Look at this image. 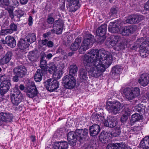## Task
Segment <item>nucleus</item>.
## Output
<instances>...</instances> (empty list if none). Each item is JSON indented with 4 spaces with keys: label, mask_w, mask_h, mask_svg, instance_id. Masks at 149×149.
Masks as SVG:
<instances>
[{
    "label": "nucleus",
    "mask_w": 149,
    "mask_h": 149,
    "mask_svg": "<svg viewBox=\"0 0 149 149\" xmlns=\"http://www.w3.org/2000/svg\"><path fill=\"white\" fill-rule=\"evenodd\" d=\"M113 60L111 54L104 49H92L84 56V62L89 75L97 78L102 75Z\"/></svg>",
    "instance_id": "f257e3e1"
},
{
    "label": "nucleus",
    "mask_w": 149,
    "mask_h": 149,
    "mask_svg": "<svg viewBox=\"0 0 149 149\" xmlns=\"http://www.w3.org/2000/svg\"><path fill=\"white\" fill-rule=\"evenodd\" d=\"M88 130L86 129L84 130L81 129H77L75 131L69 132L67 135V140L68 141L72 142V144H75L77 140L81 141L85 139L88 135Z\"/></svg>",
    "instance_id": "f03ea898"
},
{
    "label": "nucleus",
    "mask_w": 149,
    "mask_h": 149,
    "mask_svg": "<svg viewBox=\"0 0 149 149\" xmlns=\"http://www.w3.org/2000/svg\"><path fill=\"white\" fill-rule=\"evenodd\" d=\"M142 42L140 47V52L142 56L146 57L149 51V40H147L145 37L138 39L133 46V49H136L139 46V44Z\"/></svg>",
    "instance_id": "7ed1b4c3"
},
{
    "label": "nucleus",
    "mask_w": 149,
    "mask_h": 149,
    "mask_svg": "<svg viewBox=\"0 0 149 149\" xmlns=\"http://www.w3.org/2000/svg\"><path fill=\"white\" fill-rule=\"evenodd\" d=\"M123 93L126 99L131 101L139 96L140 91L138 87H131L125 88Z\"/></svg>",
    "instance_id": "20e7f679"
},
{
    "label": "nucleus",
    "mask_w": 149,
    "mask_h": 149,
    "mask_svg": "<svg viewBox=\"0 0 149 149\" xmlns=\"http://www.w3.org/2000/svg\"><path fill=\"white\" fill-rule=\"evenodd\" d=\"M93 38V36L90 34L86 35L79 49L80 54H84L86 50L92 47Z\"/></svg>",
    "instance_id": "39448f33"
},
{
    "label": "nucleus",
    "mask_w": 149,
    "mask_h": 149,
    "mask_svg": "<svg viewBox=\"0 0 149 149\" xmlns=\"http://www.w3.org/2000/svg\"><path fill=\"white\" fill-rule=\"evenodd\" d=\"M106 107L109 112L116 114L122 109V106L119 102L108 101L106 103Z\"/></svg>",
    "instance_id": "423d86ee"
},
{
    "label": "nucleus",
    "mask_w": 149,
    "mask_h": 149,
    "mask_svg": "<svg viewBox=\"0 0 149 149\" xmlns=\"http://www.w3.org/2000/svg\"><path fill=\"white\" fill-rule=\"evenodd\" d=\"M17 86H15L16 89H14V91L10 95L11 102L15 105H17L22 100L23 96L19 90L17 89Z\"/></svg>",
    "instance_id": "0eeeda50"
},
{
    "label": "nucleus",
    "mask_w": 149,
    "mask_h": 149,
    "mask_svg": "<svg viewBox=\"0 0 149 149\" xmlns=\"http://www.w3.org/2000/svg\"><path fill=\"white\" fill-rule=\"evenodd\" d=\"M107 27L106 24H102L97 29L96 37L98 39V42L102 43L104 41L105 39V35L106 33Z\"/></svg>",
    "instance_id": "6e6552de"
},
{
    "label": "nucleus",
    "mask_w": 149,
    "mask_h": 149,
    "mask_svg": "<svg viewBox=\"0 0 149 149\" xmlns=\"http://www.w3.org/2000/svg\"><path fill=\"white\" fill-rule=\"evenodd\" d=\"M45 85L47 90L52 92L59 87V83L56 79H49L45 81Z\"/></svg>",
    "instance_id": "1a4fd4ad"
},
{
    "label": "nucleus",
    "mask_w": 149,
    "mask_h": 149,
    "mask_svg": "<svg viewBox=\"0 0 149 149\" xmlns=\"http://www.w3.org/2000/svg\"><path fill=\"white\" fill-rule=\"evenodd\" d=\"M63 83L65 87L68 89L72 88L75 86L76 80L73 76L67 75L63 79Z\"/></svg>",
    "instance_id": "9d476101"
},
{
    "label": "nucleus",
    "mask_w": 149,
    "mask_h": 149,
    "mask_svg": "<svg viewBox=\"0 0 149 149\" xmlns=\"http://www.w3.org/2000/svg\"><path fill=\"white\" fill-rule=\"evenodd\" d=\"M63 22L61 19H58L54 22V28L51 30L52 33H56V34H61L63 30Z\"/></svg>",
    "instance_id": "9b49d317"
},
{
    "label": "nucleus",
    "mask_w": 149,
    "mask_h": 149,
    "mask_svg": "<svg viewBox=\"0 0 149 149\" xmlns=\"http://www.w3.org/2000/svg\"><path fill=\"white\" fill-rule=\"evenodd\" d=\"M67 4L70 11L75 12L80 7L79 0H67Z\"/></svg>",
    "instance_id": "f8f14e48"
},
{
    "label": "nucleus",
    "mask_w": 149,
    "mask_h": 149,
    "mask_svg": "<svg viewBox=\"0 0 149 149\" xmlns=\"http://www.w3.org/2000/svg\"><path fill=\"white\" fill-rule=\"evenodd\" d=\"M145 18L143 16L133 15L130 16L126 20V22L130 24L136 23L139 22Z\"/></svg>",
    "instance_id": "ddd939ff"
},
{
    "label": "nucleus",
    "mask_w": 149,
    "mask_h": 149,
    "mask_svg": "<svg viewBox=\"0 0 149 149\" xmlns=\"http://www.w3.org/2000/svg\"><path fill=\"white\" fill-rule=\"evenodd\" d=\"M135 30L134 27L129 26L121 28L119 30V33L123 36H128Z\"/></svg>",
    "instance_id": "4468645a"
},
{
    "label": "nucleus",
    "mask_w": 149,
    "mask_h": 149,
    "mask_svg": "<svg viewBox=\"0 0 149 149\" xmlns=\"http://www.w3.org/2000/svg\"><path fill=\"white\" fill-rule=\"evenodd\" d=\"M14 72L18 77H22L26 74L27 70L25 67L21 65L15 68Z\"/></svg>",
    "instance_id": "2eb2a0df"
},
{
    "label": "nucleus",
    "mask_w": 149,
    "mask_h": 149,
    "mask_svg": "<svg viewBox=\"0 0 149 149\" xmlns=\"http://www.w3.org/2000/svg\"><path fill=\"white\" fill-rule=\"evenodd\" d=\"M11 86V84L10 82H1L0 85V93L3 96L9 90Z\"/></svg>",
    "instance_id": "dca6fc26"
},
{
    "label": "nucleus",
    "mask_w": 149,
    "mask_h": 149,
    "mask_svg": "<svg viewBox=\"0 0 149 149\" xmlns=\"http://www.w3.org/2000/svg\"><path fill=\"white\" fill-rule=\"evenodd\" d=\"M120 39V37L118 36H112L108 38L106 45L110 47L114 46Z\"/></svg>",
    "instance_id": "f3484780"
},
{
    "label": "nucleus",
    "mask_w": 149,
    "mask_h": 149,
    "mask_svg": "<svg viewBox=\"0 0 149 149\" xmlns=\"http://www.w3.org/2000/svg\"><path fill=\"white\" fill-rule=\"evenodd\" d=\"M138 82L140 84L143 86H146L149 84V74L147 73L142 74Z\"/></svg>",
    "instance_id": "a211bd4d"
},
{
    "label": "nucleus",
    "mask_w": 149,
    "mask_h": 149,
    "mask_svg": "<svg viewBox=\"0 0 149 149\" xmlns=\"http://www.w3.org/2000/svg\"><path fill=\"white\" fill-rule=\"evenodd\" d=\"M116 119L112 116H109L108 119L104 122L105 126L106 127H112L115 126L117 124Z\"/></svg>",
    "instance_id": "6ab92c4d"
},
{
    "label": "nucleus",
    "mask_w": 149,
    "mask_h": 149,
    "mask_svg": "<svg viewBox=\"0 0 149 149\" xmlns=\"http://www.w3.org/2000/svg\"><path fill=\"white\" fill-rule=\"evenodd\" d=\"M13 118L12 115L10 113H0V120L3 122H8L12 121Z\"/></svg>",
    "instance_id": "aec40b11"
},
{
    "label": "nucleus",
    "mask_w": 149,
    "mask_h": 149,
    "mask_svg": "<svg viewBox=\"0 0 149 149\" xmlns=\"http://www.w3.org/2000/svg\"><path fill=\"white\" fill-rule=\"evenodd\" d=\"M125 148V144L123 143H111L107 145L106 149H124Z\"/></svg>",
    "instance_id": "412c9836"
},
{
    "label": "nucleus",
    "mask_w": 149,
    "mask_h": 149,
    "mask_svg": "<svg viewBox=\"0 0 149 149\" xmlns=\"http://www.w3.org/2000/svg\"><path fill=\"white\" fill-rule=\"evenodd\" d=\"M64 67L63 63H61L60 65L58 67V69L54 73L53 76L55 79H58L61 78L63 74L62 70Z\"/></svg>",
    "instance_id": "4be33fe9"
},
{
    "label": "nucleus",
    "mask_w": 149,
    "mask_h": 149,
    "mask_svg": "<svg viewBox=\"0 0 149 149\" xmlns=\"http://www.w3.org/2000/svg\"><path fill=\"white\" fill-rule=\"evenodd\" d=\"M24 92L26 93L28 96L30 98H33L37 94V92L36 89L33 87H27L25 89Z\"/></svg>",
    "instance_id": "5701e85b"
},
{
    "label": "nucleus",
    "mask_w": 149,
    "mask_h": 149,
    "mask_svg": "<svg viewBox=\"0 0 149 149\" xmlns=\"http://www.w3.org/2000/svg\"><path fill=\"white\" fill-rule=\"evenodd\" d=\"M89 130L91 136H95L99 133L100 130V127L99 125L94 124L89 127Z\"/></svg>",
    "instance_id": "b1692460"
},
{
    "label": "nucleus",
    "mask_w": 149,
    "mask_h": 149,
    "mask_svg": "<svg viewBox=\"0 0 149 149\" xmlns=\"http://www.w3.org/2000/svg\"><path fill=\"white\" fill-rule=\"evenodd\" d=\"M68 144L65 141L56 142L54 143L55 149H67Z\"/></svg>",
    "instance_id": "393cba45"
},
{
    "label": "nucleus",
    "mask_w": 149,
    "mask_h": 149,
    "mask_svg": "<svg viewBox=\"0 0 149 149\" xmlns=\"http://www.w3.org/2000/svg\"><path fill=\"white\" fill-rule=\"evenodd\" d=\"M12 54L10 52H8L0 60V64L3 65L8 63L11 59Z\"/></svg>",
    "instance_id": "a878e982"
},
{
    "label": "nucleus",
    "mask_w": 149,
    "mask_h": 149,
    "mask_svg": "<svg viewBox=\"0 0 149 149\" xmlns=\"http://www.w3.org/2000/svg\"><path fill=\"white\" fill-rule=\"evenodd\" d=\"M18 46L20 49L24 50L28 47L29 45V43L26 40L21 39L18 43Z\"/></svg>",
    "instance_id": "bb28decb"
},
{
    "label": "nucleus",
    "mask_w": 149,
    "mask_h": 149,
    "mask_svg": "<svg viewBox=\"0 0 149 149\" xmlns=\"http://www.w3.org/2000/svg\"><path fill=\"white\" fill-rule=\"evenodd\" d=\"M108 29L109 31L110 32L119 33L120 29L116 26V24L113 22H111L109 23Z\"/></svg>",
    "instance_id": "cd10ccee"
},
{
    "label": "nucleus",
    "mask_w": 149,
    "mask_h": 149,
    "mask_svg": "<svg viewBox=\"0 0 149 149\" xmlns=\"http://www.w3.org/2000/svg\"><path fill=\"white\" fill-rule=\"evenodd\" d=\"M59 65H60V63L59 64L58 63H52L49 65L47 69L50 73H53L54 72L56 69H58Z\"/></svg>",
    "instance_id": "c85d7f7f"
},
{
    "label": "nucleus",
    "mask_w": 149,
    "mask_h": 149,
    "mask_svg": "<svg viewBox=\"0 0 149 149\" xmlns=\"http://www.w3.org/2000/svg\"><path fill=\"white\" fill-rule=\"evenodd\" d=\"M140 147L143 148L147 149L149 148V136L144 138L140 143Z\"/></svg>",
    "instance_id": "c756f323"
},
{
    "label": "nucleus",
    "mask_w": 149,
    "mask_h": 149,
    "mask_svg": "<svg viewBox=\"0 0 149 149\" xmlns=\"http://www.w3.org/2000/svg\"><path fill=\"white\" fill-rule=\"evenodd\" d=\"M81 42L80 39L77 38H76L74 42L71 45L70 49L73 51H76L79 48V46Z\"/></svg>",
    "instance_id": "7c9ffc66"
},
{
    "label": "nucleus",
    "mask_w": 149,
    "mask_h": 149,
    "mask_svg": "<svg viewBox=\"0 0 149 149\" xmlns=\"http://www.w3.org/2000/svg\"><path fill=\"white\" fill-rule=\"evenodd\" d=\"M142 118V116L139 114L135 113L132 116L130 123L131 125H132L135 122L140 120Z\"/></svg>",
    "instance_id": "2f4dec72"
},
{
    "label": "nucleus",
    "mask_w": 149,
    "mask_h": 149,
    "mask_svg": "<svg viewBox=\"0 0 149 149\" xmlns=\"http://www.w3.org/2000/svg\"><path fill=\"white\" fill-rule=\"evenodd\" d=\"M43 72L39 69H38L34 76L35 80L36 82H40L42 78Z\"/></svg>",
    "instance_id": "473e14b6"
},
{
    "label": "nucleus",
    "mask_w": 149,
    "mask_h": 149,
    "mask_svg": "<svg viewBox=\"0 0 149 149\" xmlns=\"http://www.w3.org/2000/svg\"><path fill=\"white\" fill-rule=\"evenodd\" d=\"M26 40L29 43H32L36 39L35 34L33 33H29L27 36V38H25Z\"/></svg>",
    "instance_id": "72a5a7b5"
},
{
    "label": "nucleus",
    "mask_w": 149,
    "mask_h": 149,
    "mask_svg": "<svg viewBox=\"0 0 149 149\" xmlns=\"http://www.w3.org/2000/svg\"><path fill=\"white\" fill-rule=\"evenodd\" d=\"M80 79L83 80H86L88 78L87 76V71L84 69H81L79 71Z\"/></svg>",
    "instance_id": "f704fd0d"
},
{
    "label": "nucleus",
    "mask_w": 149,
    "mask_h": 149,
    "mask_svg": "<svg viewBox=\"0 0 149 149\" xmlns=\"http://www.w3.org/2000/svg\"><path fill=\"white\" fill-rule=\"evenodd\" d=\"M28 57L29 59L32 61H36L38 58L36 54L33 51L29 52Z\"/></svg>",
    "instance_id": "c9c22d12"
},
{
    "label": "nucleus",
    "mask_w": 149,
    "mask_h": 149,
    "mask_svg": "<svg viewBox=\"0 0 149 149\" xmlns=\"http://www.w3.org/2000/svg\"><path fill=\"white\" fill-rule=\"evenodd\" d=\"M122 70V68L121 67L117 65L112 68L111 72L114 75L120 73Z\"/></svg>",
    "instance_id": "e433bc0d"
},
{
    "label": "nucleus",
    "mask_w": 149,
    "mask_h": 149,
    "mask_svg": "<svg viewBox=\"0 0 149 149\" xmlns=\"http://www.w3.org/2000/svg\"><path fill=\"white\" fill-rule=\"evenodd\" d=\"M78 69L75 65H71L70 66L69 74L68 75H71L73 76L77 72Z\"/></svg>",
    "instance_id": "4c0bfd02"
},
{
    "label": "nucleus",
    "mask_w": 149,
    "mask_h": 149,
    "mask_svg": "<svg viewBox=\"0 0 149 149\" xmlns=\"http://www.w3.org/2000/svg\"><path fill=\"white\" fill-rule=\"evenodd\" d=\"M0 81L1 82H10L9 76L5 74H1L0 75Z\"/></svg>",
    "instance_id": "58836bf2"
},
{
    "label": "nucleus",
    "mask_w": 149,
    "mask_h": 149,
    "mask_svg": "<svg viewBox=\"0 0 149 149\" xmlns=\"http://www.w3.org/2000/svg\"><path fill=\"white\" fill-rule=\"evenodd\" d=\"M46 61L45 60L42 59L40 61V66L42 69V70L46 72L47 71V69L46 66Z\"/></svg>",
    "instance_id": "ea45409f"
},
{
    "label": "nucleus",
    "mask_w": 149,
    "mask_h": 149,
    "mask_svg": "<svg viewBox=\"0 0 149 149\" xmlns=\"http://www.w3.org/2000/svg\"><path fill=\"white\" fill-rule=\"evenodd\" d=\"M16 42L15 39L10 36L9 40L8 42V45L12 48H13L16 46Z\"/></svg>",
    "instance_id": "a19ab883"
},
{
    "label": "nucleus",
    "mask_w": 149,
    "mask_h": 149,
    "mask_svg": "<svg viewBox=\"0 0 149 149\" xmlns=\"http://www.w3.org/2000/svg\"><path fill=\"white\" fill-rule=\"evenodd\" d=\"M12 33V31L10 29H2L1 31L0 34L1 35H5Z\"/></svg>",
    "instance_id": "79ce46f5"
},
{
    "label": "nucleus",
    "mask_w": 149,
    "mask_h": 149,
    "mask_svg": "<svg viewBox=\"0 0 149 149\" xmlns=\"http://www.w3.org/2000/svg\"><path fill=\"white\" fill-rule=\"evenodd\" d=\"M47 40L46 39L39 40L38 42V45L40 47L47 45Z\"/></svg>",
    "instance_id": "37998d69"
},
{
    "label": "nucleus",
    "mask_w": 149,
    "mask_h": 149,
    "mask_svg": "<svg viewBox=\"0 0 149 149\" xmlns=\"http://www.w3.org/2000/svg\"><path fill=\"white\" fill-rule=\"evenodd\" d=\"M120 130L119 128L118 127L116 128L115 129V131L113 134V136L115 137L118 136L120 135Z\"/></svg>",
    "instance_id": "c03bdc74"
},
{
    "label": "nucleus",
    "mask_w": 149,
    "mask_h": 149,
    "mask_svg": "<svg viewBox=\"0 0 149 149\" xmlns=\"http://www.w3.org/2000/svg\"><path fill=\"white\" fill-rule=\"evenodd\" d=\"M123 113L127 116H129L131 113L130 109L128 107L125 108L123 111Z\"/></svg>",
    "instance_id": "a18cd8bd"
},
{
    "label": "nucleus",
    "mask_w": 149,
    "mask_h": 149,
    "mask_svg": "<svg viewBox=\"0 0 149 149\" xmlns=\"http://www.w3.org/2000/svg\"><path fill=\"white\" fill-rule=\"evenodd\" d=\"M15 16L17 18H19L22 17L23 15V13L21 10H16L15 11Z\"/></svg>",
    "instance_id": "49530a36"
},
{
    "label": "nucleus",
    "mask_w": 149,
    "mask_h": 149,
    "mask_svg": "<svg viewBox=\"0 0 149 149\" xmlns=\"http://www.w3.org/2000/svg\"><path fill=\"white\" fill-rule=\"evenodd\" d=\"M0 2L2 6H8L9 4V0H0Z\"/></svg>",
    "instance_id": "de8ad7c7"
},
{
    "label": "nucleus",
    "mask_w": 149,
    "mask_h": 149,
    "mask_svg": "<svg viewBox=\"0 0 149 149\" xmlns=\"http://www.w3.org/2000/svg\"><path fill=\"white\" fill-rule=\"evenodd\" d=\"M140 130V126L134 127L132 129V130L136 134H137Z\"/></svg>",
    "instance_id": "09e8293b"
},
{
    "label": "nucleus",
    "mask_w": 149,
    "mask_h": 149,
    "mask_svg": "<svg viewBox=\"0 0 149 149\" xmlns=\"http://www.w3.org/2000/svg\"><path fill=\"white\" fill-rule=\"evenodd\" d=\"M10 30H11L12 31V33L13 31H16L17 30V26L14 23H12L10 25Z\"/></svg>",
    "instance_id": "8fccbe9b"
},
{
    "label": "nucleus",
    "mask_w": 149,
    "mask_h": 149,
    "mask_svg": "<svg viewBox=\"0 0 149 149\" xmlns=\"http://www.w3.org/2000/svg\"><path fill=\"white\" fill-rule=\"evenodd\" d=\"M27 84V87H33L34 88H36V87L35 86L34 82L31 80H29L28 81Z\"/></svg>",
    "instance_id": "3c124183"
},
{
    "label": "nucleus",
    "mask_w": 149,
    "mask_h": 149,
    "mask_svg": "<svg viewBox=\"0 0 149 149\" xmlns=\"http://www.w3.org/2000/svg\"><path fill=\"white\" fill-rule=\"evenodd\" d=\"M10 38V36H8L5 38V40L3 39H1V42L3 44H8V42Z\"/></svg>",
    "instance_id": "603ef678"
},
{
    "label": "nucleus",
    "mask_w": 149,
    "mask_h": 149,
    "mask_svg": "<svg viewBox=\"0 0 149 149\" xmlns=\"http://www.w3.org/2000/svg\"><path fill=\"white\" fill-rule=\"evenodd\" d=\"M128 118V116L123 114L121 117V121L122 122H124L126 121Z\"/></svg>",
    "instance_id": "864d4df0"
},
{
    "label": "nucleus",
    "mask_w": 149,
    "mask_h": 149,
    "mask_svg": "<svg viewBox=\"0 0 149 149\" xmlns=\"http://www.w3.org/2000/svg\"><path fill=\"white\" fill-rule=\"evenodd\" d=\"M54 18L50 16H48L47 18V22L50 24H52L54 22Z\"/></svg>",
    "instance_id": "5fc2aeb1"
},
{
    "label": "nucleus",
    "mask_w": 149,
    "mask_h": 149,
    "mask_svg": "<svg viewBox=\"0 0 149 149\" xmlns=\"http://www.w3.org/2000/svg\"><path fill=\"white\" fill-rule=\"evenodd\" d=\"M54 45V43L51 41H49L47 40V42L46 45V46H47L49 47H52Z\"/></svg>",
    "instance_id": "6e6d98bb"
},
{
    "label": "nucleus",
    "mask_w": 149,
    "mask_h": 149,
    "mask_svg": "<svg viewBox=\"0 0 149 149\" xmlns=\"http://www.w3.org/2000/svg\"><path fill=\"white\" fill-rule=\"evenodd\" d=\"M110 12L112 15H114L117 14V11L116 8H113L111 9Z\"/></svg>",
    "instance_id": "4d7b16f0"
},
{
    "label": "nucleus",
    "mask_w": 149,
    "mask_h": 149,
    "mask_svg": "<svg viewBox=\"0 0 149 149\" xmlns=\"http://www.w3.org/2000/svg\"><path fill=\"white\" fill-rule=\"evenodd\" d=\"M28 22L30 26H31L32 25L33 23V18L31 16H29L28 18Z\"/></svg>",
    "instance_id": "13d9d810"
},
{
    "label": "nucleus",
    "mask_w": 149,
    "mask_h": 149,
    "mask_svg": "<svg viewBox=\"0 0 149 149\" xmlns=\"http://www.w3.org/2000/svg\"><path fill=\"white\" fill-rule=\"evenodd\" d=\"M13 5L16 6H19V3L18 0H13Z\"/></svg>",
    "instance_id": "bf43d9fd"
},
{
    "label": "nucleus",
    "mask_w": 149,
    "mask_h": 149,
    "mask_svg": "<svg viewBox=\"0 0 149 149\" xmlns=\"http://www.w3.org/2000/svg\"><path fill=\"white\" fill-rule=\"evenodd\" d=\"M28 1V0H19V1L21 4L25 5L26 4Z\"/></svg>",
    "instance_id": "052dcab7"
},
{
    "label": "nucleus",
    "mask_w": 149,
    "mask_h": 149,
    "mask_svg": "<svg viewBox=\"0 0 149 149\" xmlns=\"http://www.w3.org/2000/svg\"><path fill=\"white\" fill-rule=\"evenodd\" d=\"M144 9L146 10H149V3L148 1L144 6Z\"/></svg>",
    "instance_id": "680f3d73"
},
{
    "label": "nucleus",
    "mask_w": 149,
    "mask_h": 149,
    "mask_svg": "<svg viewBox=\"0 0 149 149\" xmlns=\"http://www.w3.org/2000/svg\"><path fill=\"white\" fill-rule=\"evenodd\" d=\"M9 15L12 19H13L14 17L13 12L12 10H10L9 11Z\"/></svg>",
    "instance_id": "e2e57ef3"
},
{
    "label": "nucleus",
    "mask_w": 149,
    "mask_h": 149,
    "mask_svg": "<svg viewBox=\"0 0 149 149\" xmlns=\"http://www.w3.org/2000/svg\"><path fill=\"white\" fill-rule=\"evenodd\" d=\"M18 76L16 75L13 77V79L14 82H17L18 81Z\"/></svg>",
    "instance_id": "0e129e2a"
},
{
    "label": "nucleus",
    "mask_w": 149,
    "mask_h": 149,
    "mask_svg": "<svg viewBox=\"0 0 149 149\" xmlns=\"http://www.w3.org/2000/svg\"><path fill=\"white\" fill-rule=\"evenodd\" d=\"M108 134L107 132H105L104 134V133H102L101 135H100V136H103L104 135L103 138L104 139H106V137H107V135Z\"/></svg>",
    "instance_id": "69168bd1"
},
{
    "label": "nucleus",
    "mask_w": 149,
    "mask_h": 149,
    "mask_svg": "<svg viewBox=\"0 0 149 149\" xmlns=\"http://www.w3.org/2000/svg\"><path fill=\"white\" fill-rule=\"evenodd\" d=\"M40 55L42 59L45 58L46 56V54L44 52H42L41 53Z\"/></svg>",
    "instance_id": "338daca9"
},
{
    "label": "nucleus",
    "mask_w": 149,
    "mask_h": 149,
    "mask_svg": "<svg viewBox=\"0 0 149 149\" xmlns=\"http://www.w3.org/2000/svg\"><path fill=\"white\" fill-rule=\"evenodd\" d=\"M35 136H33L31 135V141L32 142H34L35 141Z\"/></svg>",
    "instance_id": "774afa93"
}]
</instances>
